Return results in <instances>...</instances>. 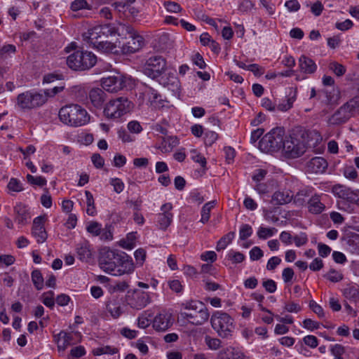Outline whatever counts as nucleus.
Returning a JSON list of instances; mask_svg holds the SVG:
<instances>
[{"label":"nucleus","mask_w":359,"mask_h":359,"mask_svg":"<svg viewBox=\"0 0 359 359\" xmlns=\"http://www.w3.org/2000/svg\"><path fill=\"white\" fill-rule=\"evenodd\" d=\"M100 268L114 275L130 273L134 271L135 265L131 257L124 252H118L109 248H103L99 257Z\"/></svg>","instance_id":"1"},{"label":"nucleus","mask_w":359,"mask_h":359,"mask_svg":"<svg viewBox=\"0 0 359 359\" xmlns=\"http://www.w3.org/2000/svg\"><path fill=\"white\" fill-rule=\"evenodd\" d=\"M304 135L306 130L302 126H296L291 130L289 137L283 143V149L287 157L295 158L305 152Z\"/></svg>","instance_id":"2"},{"label":"nucleus","mask_w":359,"mask_h":359,"mask_svg":"<svg viewBox=\"0 0 359 359\" xmlns=\"http://www.w3.org/2000/svg\"><path fill=\"white\" fill-rule=\"evenodd\" d=\"M60 119L65 124L79 127L90 121L86 110L79 104H69L62 107L59 111Z\"/></svg>","instance_id":"3"},{"label":"nucleus","mask_w":359,"mask_h":359,"mask_svg":"<svg viewBox=\"0 0 359 359\" xmlns=\"http://www.w3.org/2000/svg\"><path fill=\"white\" fill-rule=\"evenodd\" d=\"M210 323L219 337L227 339L233 336L235 330L234 320L228 313L219 311L215 313L211 316Z\"/></svg>","instance_id":"4"},{"label":"nucleus","mask_w":359,"mask_h":359,"mask_svg":"<svg viewBox=\"0 0 359 359\" xmlns=\"http://www.w3.org/2000/svg\"><path fill=\"white\" fill-rule=\"evenodd\" d=\"M285 130L278 127L272 129L259 141V147L264 152H273L283 148Z\"/></svg>","instance_id":"5"},{"label":"nucleus","mask_w":359,"mask_h":359,"mask_svg":"<svg viewBox=\"0 0 359 359\" xmlns=\"http://www.w3.org/2000/svg\"><path fill=\"white\" fill-rule=\"evenodd\" d=\"M96 56L88 51L77 50L67 58V65L74 71L89 69L96 64Z\"/></svg>","instance_id":"6"},{"label":"nucleus","mask_w":359,"mask_h":359,"mask_svg":"<svg viewBox=\"0 0 359 359\" xmlns=\"http://www.w3.org/2000/svg\"><path fill=\"white\" fill-rule=\"evenodd\" d=\"M133 108V103L126 97L111 100L104 108V114L107 118H118L128 113Z\"/></svg>","instance_id":"7"},{"label":"nucleus","mask_w":359,"mask_h":359,"mask_svg":"<svg viewBox=\"0 0 359 359\" xmlns=\"http://www.w3.org/2000/svg\"><path fill=\"white\" fill-rule=\"evenodd\" d=\"M116 35L121 36L118 29L113 24L108 23L94 27L83 34V40L88 43L97 42Z\"/></svg>","instance_id":"8"},{"label":"nucleus","mask_w":359,"mask_h":359,"mask_svg":"<svg viewBox=\"0 0 359 359\" xmlns=\"http://www.w3.org/2000/svg\"><path fill=\"white\" fill-rule=\"evenodd\" d=\"M122 32L125 31L129 35V40L126 43H122L117 39L118 48L121 49L123 54L133 53L139 50L144 45V39L130 25H121Z\"/></svg>","instance_id":"9"},{"label":"nucleus","mask_w":359,"mask_h":359,"mask_svg":"<svg viewBox=\"0 0 359 359\" xmlns=\"http://www.w3.org/2000/svg\"><path fill=\"white\" fill-rule=\"evenodd\" d=\"M47 99L40 93H32L29 91L18 95L17 97L18 104L22 109H33L43 105Z\"/></svg>","instance_id":"10"},{"label":"nucleus","mask_w":359,"mask_h":359,"mask_svg":"<svg viewBox=\"0 0 359 359\" xmlns=\"http://www.w3.org/2000/svg\"><path fill=\"white\" fill-rule=\"evenodd\" d=\"M165 68V60L161 56H154L147 60L144 67V73L154 79L161 76Z\"/></svg>","instance_id":"11"},{"label":"nucleus","mask_w":359,"mask_h":359,"mask_svg":"<svg viewBox=\"0 0 359 359\" xmlns=\"http://www.w3.org/2000/svg\"><path fill=\"white\" fill-rule=\"evenodd\" d=\"M101 85L103 89L109 93H117L126 86V77L123 75L102 78Z\"/></svg>","instance_id":"12"},{"label":"nucleus","mask_w":359,"mask_h":359,"mask_svg":"<svg viewBox=\"0 0 359 359\" xmlns=\"http://www.w3.org/2000/svg\"><path fill=\"white\" fill-rule=\"evenodd\" d=\"M199 309L196 311H191L182 313L184 318L190 323L195 325H201L205 323L210 316L208 309L204 304L199 305Z\"/></svg>","instance_id":"13"},{"label":"nucleus","mask_w":359,"mask_h":359,"mask_svg":"<svg viewBox=\"0 0 359 359\" xmlns=\"http://www.w3.org/2000/svg\"><path fill=\"white\" fill-rule=\"evenodd\" d=\"M172 315L168 312L158 313L153 320L154 328L158 332H164L170 328L173 324Z\"/></svg>","instance_id":"14"},{"label":"nucleus","mask_w":359,"mask_h":359,"mask_svg":"<svg viewBox=\"0 0 359 359\" xmlns=\"http://www.w3.org/2000/svg\"><path fill=\"white\" fill-rule=\"evenodd\" d=\"M172 206L170 203H165L162 205L161 211L158 215L157 223L159 229L165 230L170 225L172 221V214L170 212Z\"/></svg>","instance_id":"15"},{"label":"nucleus","mask_w":359,"mask_h":359,"mask_svg":"<svg viewBox=\"0 0 359 359\" xmlns=\"http://www.w3.org/2000/svg\"><path fill=\"white\" fill-rule=\"evenodd\" d=\"M45 217L39 216L33 222L32 234L36 238L38 243H43L47 239V233L44 227Z\"/></svg>","instance_id":"16"},{"label":"nucleus","mask_w":359,"mask_h":359,"mask_svg":"<svg viewBox=\"0 0 359 359\" xmlns=\"http://www.w3.org/2000/svg\"><path fill=\"white\" fill-rule=\"evenodd\" d=\"M150 302V297L148 293L141 291H135L130 299L129 304L135 309H142Z\"/></svg>","instance_id":"17"},{"label":"nucleus","mask_w":359,"mask_h":359,"mask_svg":"<svg viewBox=\"0 0 359 359\" xmlns=\"http://www.w3.org/2000/svg\"><path fill=\"white\" fill-rule=\"evenodd\" d=\"M351 116V113L344 104L330 118L329 123L332 125H340L347 121Z\"/></svg>","instance_id":"18"},{"label":"nucleus","mask_w":359,"mask_h":359,"mask_svg":"<svg viewBox=\"0 0 359 359\" xmlns=\"http://www.w3.org/2000/svg\"><path fill=\"white\" fill-rule=\"evenodd\" d=\"M327 167L326 160L322 157H314L307 163V169L311 172H323Z\"/></svg>","instance_id":"19"},{"label":"nucleus","mask_w":359,"mask_h":359,"mask_svg":"<svg viewBox=\"0 0 359 359\" xmlns=\"http://www.w3.org/2000/svg\"><path fill=\"white\" fill-rule=\"evenodd\" d=\"M89 99L95 107L101 109L106 100V93L100 88H93L89 93Z\"/></svg>","instance_id":"20"},{"label":"nucleus","mask_w":359,"mask_h":359,"mask_svg":"<svg viewBox=\"0 0 359 359\" xmlns=\"http://www.w3.org/2000/svg\"><path fill=\"white\" fill-rule=\"evenodd\" d=\"M305 149L306 147L315 148L322 141V137L316 130H306V135H304Z\"/></svg>","instance_id":"21"},{"label":"nucleus","mask_w":359,"mask_h":359,"mask_svg":"<svg viewBox=\"0 0 359 359\" xmlns=\"http://www.w3.org/2000/svg\"><path fill=\"white\" fill-rule=\"evenodd\" d=\"M293 198V194L290 190L276 191L271 198V203L280 205L290 203Z\"/></svg>","instance_id":"22"},{"label":"nucleus","mask_w":359,"mask_h":359,"mask_svg":"<svg viewBox=\"0 0 359 359\" xmlns=\"http://www.w3.org/2000/svg\"><path fill=\"white\" fill-rule=\"evenodd\" d=\"M76 252L78 257L81 261L88 262L92 258L90 245L86 241H83L78 244Z\"/></svg>","instance_id":"23"},{"label":"nucleus","mask_w":359,"mask_h":359,"mask_svg":"<svg viewBox=\"0 0 359 359\" xmlns=\"http://www.w3.org/2000/svg\"><path fill=\"white\" fill-rule=\"evenodd\" d=\"M299 63L301 71L305 74H313L317 69L314 61L305 55H302L299 57Z\"/></svg>","instance_id":"24"},{"label":"nucleus","mask_w":359,"mask_h":359,"mask_svg":"<svg viewBox=\"0 0 359 359\" xmlns=\"http://www.w3.org/2000/svg\"><path fill=\"white\" fill-rule=\"evenodd\" d=\"M159 77V82L161 84L164 86H170L172 91L178 89L179 81L173 73H168L167 74L161 75Z\"/></svg>","instance_id":"25"},{"label":"nucleus","mask_w":359,"mask_h":359,"mask_svg":"<svg viewBox=\"0 0 359 359\" xmlns=\"http://www.w3.org/2000/svg\"><path fill=\"white\" fill-rule=\"evenodd\" d=\"M93 44L97 49L102 50L105 53H117L116 48L118 47V43L111 42L107 39L102 40L97 42H90Z\"/></svg>","instance_id":"26"},{"label":"nucleus","mask_w":359,"mask_h":359,"mask_svg":"<svg viewBox=\"0 0 359 359\" xmlns=\"http://www.w3.org/2000/svg\"><path fill=\"white\" fill-rule=\"evenodd\" d=\"M286 97V103H280L277 107L278 109L281 111H286L292 107L293 103L297 98V89L289 88Z\"/></svg>","instance_id":"27"},{"label":"nucleus","mask_w":359,"mask_h":359,"mask_svg":"<svg viewBox=\"0 0 359 359\" xmlns=\"http://www.w3.org/2000/svg\"><path fill=\"white\" fill-rule=\"evenodd\" d=\"M14 212L15 215V221L18 224H25L27 222V219L29 217V212L26 207L20 203L14 207Z\"/></svg>","instance_id":"28"},{"label":"nucleus","mask_w":359,"mask_h":359,"mask_svg":"<svg viewBox=\"0 0 359 359\" xmlns=\"http://www.w3.org/2000/svg\"><path fill=\"white\" fill-rule=\"evenodd\" d=\"M243 354L233 348H227L220 351L218 354V359H243Z\"/></svg>","instance_id":"29"},{"label":"nucleus","mask_w":359,"mask_h":359,"mask_svg":"<svg viewBox=\"0 0 359 359\" xmlns=\"http://www.w3.org/2000/svg\"><path fill=\"white\" fill-rule=\"evenodd\" d=\"M309 211L313 214H320L325 209V205L319 199V196L315 195L309 201Z\"/></svg>","instance_id":"30"},{"label":"nucleus","mask_w":359,"mask_h":359,"mask_svg":"<svg viewBox=\"0 0 359 359\" xmlns=\"http://www.w3.org/2000/svg\"><path fill=\"white\" fill-rule=\"evenodd\" d=\"M179 143L176 137L163 138L161 142V150L163 153L170 152Z\"/></svg>","instance_id":"31"},{"label":"nucleus","mask_w":359,"mask_h":359,"mask_svg":"<svg viewBox=\"0 0 359 359\" xmlns=\"http://www.w3.org/2000/svg\"><path fill=\"white\" fill-rule=\"evenodd\" d=\"M216 201H212L206 203L202 208L201 210V219L200 220L203 224H205L208 222L210 217L211 210L215 206Z\"/></svg>","instance_id":"32"},{"label":"nucleus","mask_w":359,"mask_h":359,"mask_svg":"<svg viewBox=\"0 0 359 359\" xmlns=\"http://www.w3.org/2000/svg\"><path fill=\"white\" fill-rule=\"evenodd\" d=\"M107 309L114 318H118L121 314L120 304L116 300L109 301L107 304Z\"/></svg>","instance_id":"33"},{"label":"nucleus","mask_w":359,"mask_h":359,"mask_svg":"<svg viewBox=\"0 0 359 359\" xmlns=\"http://www.w3.org/2000/svg\"><path fill=\"white\" fill-rule=\"evenodd\" d=\"M235 236L233 231H230L223 237H222L217 243L216 250L219 251L224 249L229 244Z\"/></svg>","instance_id":"34"},{"label":"nucleus","mask_w":359,"mask_h":359,"mask_svg":"<svg viewBox=\"0 0 359 359\" xmlns=\"http://www.w3.org/2000/svg\"><path fill=\"white\" fill-rule=\"evenodd\" d=\"M136 236L135 233H130L127 235L126 239H122L119 242L120 246L127 250L133 249L135 245Z\"/></svg>","instance_id":"35"},{"label":"nucleus","mask_w":359,"mask_h":359,"mask_svg":"<svg viewBox=\"0 0 359 359\" xmlns=\"http://www.w3.org/2000/svg\"><path fill=\"white\" fill-rule=\"evenodd\" d=\"M32 280L34 287L37 290H41L43 287V278L39 270H34L32 273Z\"/></svg>","instance_id":"36"},{"label":"nucleus","mask_w":359,"mask_h":359,"mask_svg":"<svg viewBox=\"0 0 359 359\" xmlns=\"http://www.w3.org/2000/svg\"><path fill=\"white\" fill-rule=\"evenodd\" d=\"M85 194L86 196L87 210L86 212L89 215H94L96 212L95 207V201L92 194L89 191H86Z\"/></svg>","instance_id":"37"},{"label":"nucleus","mask_w":359,"mask_h":359,"mask_svg":"<svg viewBox=\"0 0 359 359\" xmlns=\"http://www.w3.org/2000/svg\"><path fill=\"white\" fill-rule=\"evenodd\" d=\"M344 296L349 299L356 301L359 298V288L351 285L344 289Z\"/></svg>","instance_id":"38"},{"label":"nucleus","mask_w":359,"mask_h":359,"mask_svg":"<svg viewBox=\"0 0 359 359\" xmlns=\"http://www.w3.org/2000/svg\"><path fill=\"white\" fill-rule=\"evenodd\" d=\"M118 352V348L111 347L110 346L97 348L93 351V353L95 355H100L102 354H115L117 353Z\"/></svg>","instance_id":"39"},{"label":"nucleus","mask_w":359,"mask_h":359,"mask_svg":"<svg viewBox=\"0 0 359 359\" xmlns=\"http://www.w3.org/2000/svg\"><path fill=\"white\" fill-rule=\"evenodd\" d=\"M27 182L33 185H37L39 187H43L46 184V180L43 177H34L30 174L27 175Z\"/></svg>","instance_id":"40"},{"label":"nucleus","mask_w":359,"mask_h":359,"mask_svg":"<svg viewBox=\"0 0 359 359\" xmlns=\"http://www.w3.org/2000/svg\"><path fill=\"white\" fill-rule=\"evenodd\" d=\"M329 68L330 70L333 71L334 73L337 76H341L344 75L346 72V68L341 64H339L337 62H332L330 64Z\"/></svg>","instance_id":"41"},{"label":"nucleus","mask_w":359,"mask_h":359,"mask_svg":"<svg viewBox=\"0 0 359 359\" xmlns=\"http://www.w3.org/2000/svg\"><path fill=\"white\" fill-rule=\"evenodd\" d=\"M83 8H86L88 10L91 9V6L88 5L86 0H75L71 4V9L74 11Z\"/></svg>","instance_id":"42"},{"label":"nucleus","mask_w":359,"mask_h":359,"mask_svg":"<svg viewBox=\"0 0 359 359\" xmlns=\"http://www.w3.org/2000/svg\"><path fill=\"white\" fill-rule=\"evenodd\" d=\"M324 277L333 283H337L343 279V275L334 269H330L327 274L324 275Z\"/></svg>","instance_id":"43"},{"label":"nucleus","mask_w":359,"mask_h":359,"mask_svg":"<svg viewBox=\"0 0 359 359\" xmlns=\"http://www.w3.org/2000/svg\"><path fill=\"white\" fill-rule=\"evenodd\" d=\"M205 341L207 346L212 350H217L221 346L222 341L217 338H211L210 336H206Z\"/></svg>","instance_id":"44"},{"label":"nucleus","mask_w":359,"mask_h":359,"mask_svg":"<svg viewBox=\"0 0 359 359\" xmlns=\"http://www.w3.org/2000/svg\"><path fill=\"white\" fill-rule=\"evenodd\" d=\"M9 190L19 192L22 191V185L21 182L16 178H11L7 185Z\"/></svg>","instance_id":"45"},{"label":"nucleus","mask_w":359,"mask_h":359,"mask_svg":"<svg viewBox=\"0 0 359 359\" xmlns=\"http://www.w3.org/2000/svg\"><path fill=\"white\" fill-rule=\"evenodd\" d=\"M274 231H276L275 228L260 227L258 230L257 235L259 238L266 239L267 237L273 236Z\"/></svg>","instance_id":"46"},{"label":"nucleus","mask_w":359,"mask_h":359,"mask_svg":"<svg viewBox=\"0 0 359 359\" xmlns=\"http://www.w3.org/2000/svg\"><path fill=\"white\" fill-rule=\"evenodd\" d=\"M343 199H345L351 203H357L359 200V190L353 191L349 189Z\"/></svg>","instance_id":"47"},{"label":"nucleus","mask_w":359,"mask_h":359,"mask_svg":"<svg viewBox=\"0 0 359 359\" xmlns=\"http://www.w3.org/2000/svg\"><path fill=\"white\" fill-rule=\"evenodd\" d=\"M218 138V135L215 131H208L205 134V144L211 146Z\"/></svg>","instance_id":"48"},{"label":"nucleus","mask_w":359,"mask_h":359,"mask_svg":"<svg viewBox=\"0 0 359 359\" xmlns=\"http://www.w3.org/2000/svg\"><path fill=\"white\" fill-rule=\"evenodd\" d=\"M252 227L249 224H244L241 226L239 232L240 239L244 241L251 236Z\"/></svg>","instance_id":"49"},{"label":"nucleus","mask_w":359,"mask_h":359,"mask_svg":"<svg viewBox=\"0 0 359 359\" xmlns=\"http://www.w3.org/2000/svg\"><path fill=\"white\" fill-rule=\"evenodd\" d=\"M58 337L59 339H63L62 351L65 350V348L72 344V336L69 333L62 331L58 334Z\"/></svg>","instance_id":"50"},{"label":"nucleus","mask_w":359,"mask_h":359,"mask_svg":"<svg viewBox=\"0 0 359 359\" xmlns=\"http://www.w3.org/2000/svg\"><path fill=\"white\" fill-rule=\"evenodd\" d=\"M349 189L343 185L337 184L333 187L332 191L338 197L343 198Z\"/></svg>","instance_id":"51"},{"label":"nucleus","mask_w":359,"mask_h":359,"mask_svg":"<svg viewBox=\"0 0 359 359\" xmlns=\"http://www.w3.org/2000/svg\"><path fill=\"white\" fill-rule=\"evenodd\" d=\"M164 6L168 12L179 13L182 11L180 5L174 1H165Z\"/></svg>","instance_id":"52"},{"label":"nucleus","mask_w":359,"mask_h":359,"mask_svg":"<svg viewBox=\"0 0 359 359\" xmlns=\"http://www.w3.org/2000/svg\"><path fill=\"white\" fill-rule=\"evenodd\" d=\"M345 107L353 115V111L356 109H359V97L352 99L344 104Z\"/></svg>","instance_id":"53"},{"label":"nucleus","mask_w":359,"mask_h":359,"mask_svg":"<svg viewBox=\"0 0 359 359\" xmlns=\"http://www.w3.org/2000/svg\"><path fill=\"white\" fill-rule=\"evenodd\" d=\"M134 256L137 264L142 265L146 258V251L142 248H139L135 252Z\"/></svg>","instance_id":"54"},{"label":"nucleus","mask_w":359,"mask_h":359,"mask_svg":"<svg viewBox=\"0 0 359 359\" xmlns=\"http://www.w3.org/2000/svg\"><path fill=\"white\" fill-rule=\"evenodd\" d=\"M309 307L312 311L316 313L320 318H323L325 316L323 308L316 304L313 300L310 301Z\"/></svg>","instance_id":"55"},{"label":"nucleus","mask_w":359,"mask_h":359,"mask_svg":"<svg viewBox=\"0 0 359 359\" xmlns=\"http://www.w3.org/2000/svg\"><path fill=\"white\" fill-rule=\"evenodd\" d=\"M248 70L252 72L255 76H259L264 72V68L257 64H251L248 66Z\"/></svg>","instance_id":"56"},{"label":"nucleus","mask_w":359,"mask_h":359,"mask_svg":"<svg viewBox=\"0 0 359 359\" xmlns=\"http://www.w3.org/2000/svg\"><path fill=\"white\" fill-rule=\"evenodd\" d=\"M344 176L350 180H355L358 177V173L353 166H348L344 168Z\"/></svg>","instance_id":"57"},{"label":"nucleus","mask_w":359,"mask_h":359,"mask_svg":"<svg viewBox=\"0 0 359 359\" xmlns=\"http://www.w3.org/2000/svg\"><path fill=\"white\" fill-rule=\"evenodd\" d=\"M87 231L93 235L97 236L101 231L100 224L96 222H91L88 226Z\"/></svg>","instance_id":"58"},{"label":"nucleus","mask_w":359,"mask_h":359,"mask_svg":"<svg viewBox=\"0 0 359 359\" xmlns=\"http://www.w3.org/2000/svg\"><path fill=\"white\" fill-rule=\"evenodd\" d=\"M262 285L265 290L270 293L274 292L277 289L276 282L271 279L264 281Z\"/></svg>","instance_id":"59"},{"label":"nucleus","mask_w":359,"mask_h":359,"mask_svg":"<svg viewBox=\"0 0 359 359\" xmlns=\"http://www.w3.org/2000/svg\"><path fill=\"white\" fill-rule=\"evenodd\" d=\"M285 6L290 12L297 11L300 8V4L297 0L287 1L285 4Z\"/></svg>","instance_id":"60"},{"label":"nucleus","mask_w":359,"mask_h":359,"mask_svg":"<svg viewBox=\"0 0 359 359\" xmlns=\"http://www.w3.org/2000/svg\"><path fill=\"white\" fill-rule=\"evenodd\" d=\"M111 184L114 187V191L118 194L121 193L123 190L124 184L118 178L111 179Z\"/></svg>","instance_id":"61"},{"label":"nucleus","mask_w":359,"mask_h":359,"mask_svg":"<svg viewBox=\"0 0 359 359\" xmlns=\"http://www.w3.org/2000/svg\"><path fill=\"white\" fill-rule=\"evenodd\" d=\"M250 256L252 260H258L263 257V252L259 247H254L250 252Z\"/></svg>","instance_id":"62"},{"label":"nucleus","mask_w":359,"mask_h":359,"mask_svg":"<svg viewBox=\"0 0 359 359\" xmlns=\"http://www.w3.org/2000/svg\"><path fill=\"white\" fill-rule=\"evenodd\" d=\"M128 129L131 133H139L142 130V128L140 123L136 121H132L128 124Z\"/></svg>","instance_id":"63"},{"label":"nucleus","mask_w":359,"mask_h":359,"mask_svg":"<svg viewBox=\"0 0 359 359\" xmlns=\"http://www.w3.org/2000/svg\"><path fill=\"white\" fill-rule=\"evenodd\" d=\"M192 60L200 69H204L206 66L203 57L199 53H197L194 55Z\"/></svg>","instance_id":"64"}]
</instances>
